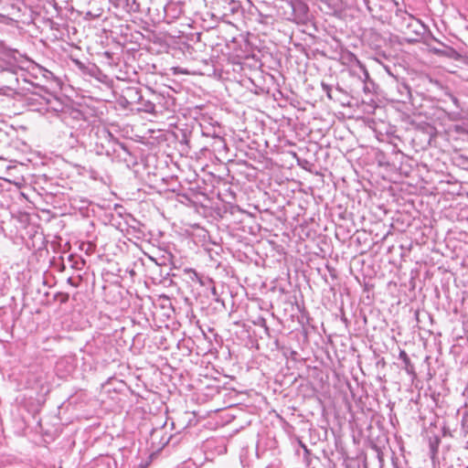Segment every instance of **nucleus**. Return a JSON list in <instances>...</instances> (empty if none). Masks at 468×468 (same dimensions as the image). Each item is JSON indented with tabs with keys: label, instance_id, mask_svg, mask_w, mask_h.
<instances>
[{
	"label": "nucleus",
	"instance_id": "1",
	"mask_svg": "<svg viewBox=\"0 0 468 468\" xmlns=\"http://www.w3.org/2000/svg\"><path fill=\"white\" fill-rule=\"evenodd\" d=\"M394 24L409 42L417 41L425 30L420 20L415 18L407 11H397L394 16Z\"/></svg>",
	"mask_w": 468,
	"mask_h": 468
},
{
	"label": "nucleus",
	"instance_id": "2",
	"mask_svg": "<svg viewBox=\"0 0 468 468\" xmlns=\"http://www.w3.org/2000/svg\"><path fill=\"white\" fill-rule=\"evenodd\" d=\"M436 425L431 422L428 428L425 429V437L428 439L431 459L433 463V468L436 467L437 448L439 444V435L436 432Z\"/></svg>",
	"mask_w": 468,
	"mask_h": 468
},
{
	"label": "nucleus",
	"instance_id": "3",
	"mask_svg": "<svg viewBox=\"0 0 468 468\" xmlns=\"http://www.w3.org/2000/svg\"><path fill=\"white\" fill-rule=\"evenodd\" d=\"M441 103H443V106H441V110L445 112H453V109L459 108L458 99L449 92L448 90H445L441 93Z\"/></svg>",
	"mask_w": 468,
	"mask_h": 468
},
{
	"label": "nucleus",
	"instance_id": "4",
	"mask_svg": "<svg viewBox=\"0 0 468 468\" xmlns=\"http://www.w3.org/2000/svg\"><path fill=\"white\" fill-rule=\"evenodd\" d=\"M417 136L422 143H426L428 145L436 144L437 131L433 126L428 125L426 128L419 131Z\"/></svg>",
	"mask_w": 468,
	"mask_h": 468
},
{
	"label": "nucleus",
	"instance_id": "5",
	"mask_svg": "<svg viewBox=\"0 0 468 468\" xmlns=\"http://www.w3.org/2000/svg\"><path fill=\"white\" fill-rule=\"evenodd\" d=\"M294 16H295V21L297 23H304L308 19V6L302 3L297 2L292 5Z\"/></svg>",
	"mask_w": 468,
	"mask_h": 468
},
{
	"label": "nucleus",
	"instance_id": "6",
	"mask_svg": "<svg viewBox=\"0 0 468 468\" xmlns=\"http://www.w3.org/2000/svg\"><path fill=\"white\" fill-rule=\"evenodd\" d=\"M399 357L402 361L403 368L407 371V373L410 375L414 374V366L412 365L409 356L404 350H400Z\"/></svg>",
	"mask_w": 468,
	"mask_h": 468
},
{
	"label": "nucleus",
	"instance_id": "7",
	"mask_svg": "<svg viewBox=\"0 0 468 468\" xmlns=\"http://www.w3.org/2000/svg\"><path fill=\"white\" fill-rule=\"evenodd\" d=\"M350 56H351L352 59H354V60L357 63V65L359 66V69H360L361 72H362V73H363V75H364V79H363V80H365L366 79H367V78H368V72H367V70L366 69V68L361 64V62L356 58V56H354L353 54H351Z\"/></svg>",
	"mask_w": 468,
	"mask_h": 468
},
{
	"label": "nucleus",
	"instance_id": "8",
	"mask_svg": "<svg viewBox=\"0 0 468 468\" xmlns=\"http://www.w3.org/2000/svg\"><path fill=\"white\" fill-rule=\"evenodd\" d=\"M321 86H322L323 90L326 93L327 97L331 100L332 99V95H331L332 88H331V86L329 84L324 83V82H322Z\"/></svg>",
	"mask_w": 468,
	"mask_h": 468
},
{
	"label": "nucleus",
	"instance_id": "9",
	"mask_svg": "<svg viewBox=\"0 0 468 468\" xmlns=\"http://www.w3.org/2000/svg\"><path fill=\"white\" fill-rule=\"evenodd\" d=\"M59 296H60L59 301H60L61 303H67L69 301V294H67V293H60Z\"/></svg>",
	"mask_w": 468,
	"mask_h": 468
},
{
	"label": "nucleus",
	"instance_id": "10",
	"mask_svg": "<svg viewBox=\"0 0 468 468\" xmlns=\"http://www.w3.org/2000/svg\"><path fill=\"white\" fill-rule=\"evenodd\" d=\"M128 93H135V95L138 94V90L136 88H128L127 89Z\"/></svg>",
	"mask_w": 468,
	"mask_h": 468
},
{
	"label": "nucleus",
	"instance_id": "11",
	"mask_svg": "<svg viewBox=\"0 0 468 468\" xmlns=\"http://www.w3.org/2000/svg\"><path fill=\"white\" fill-rule=\"evenodd\" d=\"M136 468H145V466L144 464H140L139 466H137Z\"/></svg>",
	"mask_w": 468,
	"mask_h": 468
},
{
	"label": "nucleus",
	"instance_id": "12",
	"mask_svg": "<svg viewBox=\"0 0 468 468\" xmlns=\"http://www.w3.org/2000/svg\"><path fill=\"white\" fill-rule=\"evenodd\" d=\"M440 53H441V55H443V54H445V51L441 48Z\"/></svg>",
	"mask_w": 468,
	"mask_h": 468
},
{
	"label": "nucleus",
	"instance_id": "13",
	"mask_svg": "<svg viewBox=\"0 0 468 468\" xmlns=\"http://www.w3.org/2000/svg\"><path fill=\"white\" fill-rule=\"evenodd\" d=\"M443 431V435H446L447 431L445 430V428H443V431Z\"/></svg>",
	"mask_w": 468,
	"mask_h": 468
}]
</instances>
